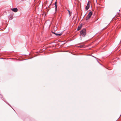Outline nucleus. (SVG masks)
<instances>
[{
	"instance_id": "12",
	"label": "nucleus",
	"mask_w": 121,
	"mask_h": 121,
	"mask_svg": "<svg viewBox=\"0 0 121 121\" xmlns=\"http://www.w3.org/2000/svg\"><path fill=\"white\" fill-rule=\"evenodd\" d=\"M68 12H69V14L70 15V11H69V10H68Z\"/></svg>"
},
{
	"instance_id": "2",
	"label": "nucleus",
	"mask_w": 121,
	"mask_h": 121,
	"mask_svg": "<svg viewBox=\"0 0 121 121\" xmlns=\"http://www.w3.org/2000/svg\"><path fill=\"white\" fill-rule=\"evenodd\" d=\"M90 4L89 2L88 3L86 7V10H87L89 8Z\"/></svg>"
},
{
	"instance_id": "6",
	"label": "nucleus",
	"mask_w": 121,
	"mask_h": 121,
	"mask_svg": "<svg viewBox=\"0 0 121 121\" xmlns=\"http://www.w3.org/2000/svg\"><path fill=\"white\" fill-rule=\"evenodd\" d=\"M92 12H90L88 14V15L91 17V15H92Z\"/></svg>"
},
{
	"instance_id": "3",
	"label": "nucleus",
	"mask_w": 121,
	"mask_h": 121,
	"mask_svg": "<svg viewBox=\"0 0 121 121\" xmlns=\"http://www.w3.org/2000/svg\"><path fill=\"white\" fill-rule=\"evenodd\" d=\"M11 10L13 12H16L17 11L18 9L16 8H14L11 9Z\"/></svg>"
},
{
	"instance_id": "1",
	"label": "nucleus",
	"mask_w": 121,
	"mask_h": 121,
	"mask_svg": "<svg viewBox=\"0 0 121 121\" xmlns=\"http://www.w3.org/2000/svg\"><path fill=\"white\" fill-rule=\"evenodd\" d=\"M80 34L83 36H85L86 35V30L85 29H83L80 31Z\"/></svg>"
},
{
	"instance_id": "4",
	"label": "nucleus",
	"mask_w": 121,
	"mask_h": 121,
	"mask_svg": "<svg viewBox=\"0 0 121 121\" xmlns=\"http://www.w3.org/2000/svg\"><path fill=\"white\" fill-rule=\"evenodd\" d=\"M57 2L56 1L55 3V11L56 12L57 11Z\"/></svg>"
},
{
	"instance_id": "11",
	"label": "nucleus",
	"mask_w": 121,
	"mask_h": 121,
	"mask_svg": "<svg viewBox=\"0 0 121 121\" xmlns=\"http://www.w3.org/2000/svg\"><path fill=\"white\" fill-rule=\"evenodd\" d=\"M13 18V16H11L10 17L9 19L10 20H11Z\"/></svg>"
},
{
	"instance_id": "7",
	"label": "nucleus",
	"mask_w": 121,
	"mask_h": 121,
	"mask_svg": "<svg viewBox=\"0 0 121 121\" xmlns=\"http://www.w3.org/2000/svg\"><path fill=\"white\" fill-rule=\"evenodd\" d=\"M90 17H91L90 16L87 15L86 18V20H87L88 19H89L90 18Z\"/></svg>"
},
{
	"instance_id": "8",
	"label": "nucleus",
	"mask_w": 121,
	"mask_h": 121,
	"mask_svg": "<svg viewBox=\"0 0 121 121\" xmlns=\"http://www.w3.org/2000/svg\"><path fill=\"white\" fill-rule=\"evenodd\" d=\"M84 46H85V45L84 44H83V45H80V46H79L78 47H79V48H82Z\"/></svg>"
},
{
	"instance_id": "10",
	"label": "nucleus",
	"mask_w": 121,
	"mask_h": 121,
	"mask_svg": "<svg viewBox=\"0 0 121 121\" xmlns=\"http://www.w3.org/2000/svg\"><path fill=\"white\" fill-rule=\"evenodd\" d=\"M49 22L50 23V25H49V26H50L51 24V22H50V21H49H49H47V22H45V24H46V23H47V22Z\"/></svg>"
},
{
	"instance_id": "5",
	"label": "nucleus",
	"mask_w": 121,
	"mask_h": 121,
	"mask_svg": "<svg viewBox=\"0 0 121 121\" xmlns=\"http://www.w3.org/2000/svg\"><path fill=\"white\" fill-rule=\"evenodd\" d=\"M82 24H81L80 26H79L78 27L77 30H80L82 27Z\"/></svg>"
},
{
	"instance_id": "9",
	"label": "nucleus",
	"mask_w": 121,
	"mask_h": 121,
	"mask_svg": "<svg viewBox=\"0 0 121 121\" xmlns=\"http://www.w3.org/2000/svg\"><path fill=\"white\" fill-rule=\"evenodd\" d=\"M56 36H59L61 35H62L61 34H56Z\"/></svg>"
}]
</instances>
